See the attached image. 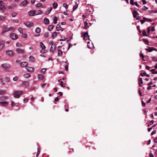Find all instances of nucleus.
<instances>
[{
    "instance_id": "1",
    "label": "nucleus",
    "mask_w": 157,
    "mask_h": 157,
    "mask_svg": "<svg viewBox=\"0 0 157 157\" xmlns=\"http://www.w3.org/2000/svg\"><path fill=\"white\" fill-rule=\"evenodd\" d=\"M42 11L40 10H31L29 12L28 14L29 16H34L42 14Z\"/></svg>"
},
{
    "instance_id": "2",
    "label": "nucleus",
    "mask_w": 157,
    "mask_h": 157,
    "mask_svg": "<svg viewBox=\"0 0 157 157\" xmlns=\"http://www.w3.org/2000/svg\"><path fill=\"white\" fill-rule=\"evenodd\" d=\"M23 93V91H14L13 94L14 97L16 98H19L20 97V95L22 94Z\"/></svg>"
},
{
    "instance_id": "3",
    "label": "nucleus",
    "mask_w": 157,
    "mask_h": 157,
    "mask_svg": "<svg viewBox=\"0 0 157 157\" xmlns=\"http://www.w3.org/2000/svg\"><path fill=\"white\" fill-rule=\"evenodd\" d=\"M2 67L3 68L4 71L7 72H9L10 71V70L9 68V67H10V65L7 64V63H4L1 65Z\"/></svg>"
},
{
    "instance_id": "4",
    "label": "nucleus",
    "mask_w": 157,
    "mask_h": 157,
    "mask_svg": "<svg viewBox=\"0 0 157 157\" xmlns=\"http://www.w3.org/2000/svg\"><path fill=\"white\" fill-rule=\"evenodd\" d=\"M81 35H82L81 36V37L83 36L84 37V40H86L87 39L89 40V36L88 35V32H82L81 33Z\"/></svg>"
},
{
    "instance_id": "5",
    "label": "nucleus",
    "mask_w": 157,
    "mask_h": 157,
    "mask_svg": "<svg viewBox=\"0 0 157 157\" xmlns=\"http://www.w3.org/2000/svg\"><path fill=\"white\" fill-rule=\"evenodd\" d=\"M15 29L14 28L12 27H10L9 28H7L6 29H3L1 34L2 35H3L4 33L7 32L8 31H11L14 32Z\"/></svg>"
},
{
    "instance_id": "6",
    "label": "nucleus",
    "mask_w": 157,
    "mask_h": 157,
    "mask_svg": "<svg viewBox=\"0 0 157 157\" xmlns=\"http://www.w3.org/2000/svg\"><path fill=\"white\" fill-rule=\"evenodd\" d=\"M3 2L2 1H0V10L2 12H4L6 10V9L4 5L2 4Z\"/></svg>"
},
{
    "instance_id": "7",
    "label": "nucleus",
    "mask_w": 157,
    "mask_h": 157,
    "mask_svg": "<svg viewBox=\"0 0 157 157\" xmlns=\"http://www.w3.org/2000/svg\"><path fill=\"white\" fill-rule=\"evenodd\" d=\"M10 38L13 40H16L18 38V36L15 33H11L10 34Z\"/></svg>"
},
{
    "instance_id": "8",
    "label": "nucleus",
    "mask_w": 157,
    "mask_h": 157,
    "mask_svg": "<svg viewBox=\"0 0 157 157\" xmlns=\"http://www.w3.org/2000/svg\"><path fill=\"white\" fill-rule=\"evenodd\" d=\"M27 71L30 72H32L34 71V68L32 67H27L25 68Z\"/></svg>"
},
{
    "instance_id": "9",
    "label": "nucleus",
    "mask_w": 157,
    "mask_h": 157,
    "mask_svg": "<svg viewBox=\"0 0 157 157\" xmlns=\"http://www.w3.org/2000/svg\"><path fill=\"white\" fill-rule=\"evenodd\" d=\"M25 25L29 28H30L34 24L33 23L27 22L24 23Z\"/></svg>"
},
{
    "instance_id": "10",
    "label": "nucleus",
    "mask_w": 157,
    "mask_h": 157,
    "mask_svg": "<svg viewBox=\"0 0 157 157\" xmlns=\"http://www.w3.org/2000/svg\"><path fill=\"white\" fill-rule=\"evenodd\" d=\"M6 54L10 56H12L13 55L14 53L13 52L10 50H7L6 51Z\"/></svg>"
},
{
    "instance_id": "11",
    "label": "nucleus",
    "mask_w": 157,
    "mask_h": 157,
    "mask_svg": "<svg viewBox=\"0 0 157 157\" xmlns=\"http://www.w3.org/2000/svg\"><path fill=\"white\" fill-rule=\"evenodd\" d=\"M29 86V83L28 81H24L22 82L21 86L24 87H28Z\"/></svg>"
},
{
    "instance_id": "12",
    "label": "nucleus",
    "mask_w": 157,
    "mask_h": 157,
    "mask_svg": "<svg viewBox=\"0 0 157 157\" xmlns=\"http://www.w3.org/2000/svg\"><path fill=\"white\" fill-rule=\"evenodd\" d=\"M28 4V2L26 0H24L20 4V6H25Z\"/></svg>"
},
{
    "instance_id": "13",
    "label": "nucleus",
    "mask_w": 157,
    "mask_h": 157,
    "mask_svg": "<svg viewBox=\"0 0 157 157\" xmlns=\"http://www.w3.org/2000/svg\"><path fill=\"white\" fill-rule=\"evenodd\" d=\"M16 52L19 54H23L25 53V51L23 50L18 48L16 50Z\"/></svg>"
},
{
    "instance_id": "14",
    "label": "nucleus",
    "mask_w": 157,
    "mask_h": 157,
    "mask_svg": "<svg viewBox=\"0 0 157 157\" xmlns=\"http://www.w3.org/2000/svg\"><path fill=\"white\" fill-rule=\"evenodd\" d=\"M56 44H52L50 49V51L52 52L56 50Z\"/></svg>"
},
{
    "instance_id": "15",
    "label": "nucleus",
    "mask_w": 157,
    "mask_h": 157,
    "mask_svg": "<svg viewBox=\"0 0 157 157\" xmlns=\"http://www.w3.org/2000/svg\"><path fill=\"white\" fill-rule=\"evenodd\" d=\"M20 65L21 67L26 68L28 65V63L26 62H23L21 63Z\"/></svg>"
},
{
    "instance_id": "16",
    "label": "nucleus",
    "mask_w": 157,
    "mask_h": 157,
    "mask_svg": "<svg viewBox=\"0 0 157 157\" xmlns=\"http://www.w3.org/2000/svg\"><path fill=\"white\" fill-rule=\"evenodd\" d=\"M8 103L6 101H3L0 102V105L1 106H5L8 105Z\"/></svg>"
},
{
    "instance_id": "17",
    "label": "nucleus",
    "mask_w": 157,
    "mask_h": 157,
    "mask_svg": "<svg viewBox=\"0 0 157 157\" xmlns=\"http://www.w3.org/2000/svg\"><path fill=\"white\" fill-rule=\"evenodd\" d=\"M44 23L46 25H48L49 23V21L47 18H45L43 20Z\"/></svg>"
},
{
    "instance_id": "18",
    "label": "nucleus",
    "mask_w": 157,
    "mask_h": 157,
    "mask_svg": "<svg viewBox=\"0 0 157 157\" xmlns=\"http://www.w3.org/2000/svg\"><path fill=\"white\" fill-rule=\"evenodd\" d=\"M4 41H2L0 43V51L3 48L4 46Z\"/></svg>"
},
{
    "instance_id": "19",
    "label": "nucleus",
    "mask_w": 157,
    "mask_h": 157,
    "mask_svg": "<svg viewBox=\"0 0 157 157\" xmlns=\"http://www.w3.org/2000/svg\"><path fill=\"white\" fill-rule=\"evenodd\" d=\"M84 26L83 27V29H87L89 28V26L88 25V23L86 21L84 22Z\"/></svg>"
},
{
    "instance_id": "20",
    "label": "nucleus",
    "mask_w": 157,
    "mask_h": 157,
    "mask_svg": "<svg viewBox=\"0 0 157 157\" xmlns=\"http://www.w3.org/2000/svg\"><path fill=\"white\" fill-rule=\"evenodd\" d=\"M52 10V7L49 8L48 10L46 11L45 14L46 15L48 14Z\"/></svg>"
},
{
    "instance_id": "21",
    "label": "nucleus",
    "mask_w": 157,
    "mask_h": 157,
    "mask_svg": "<svg viewBox=\"0 0 157 157\" xmlns=\"http://www.w3.org/2000/svg\"><path fill=\"white\" fill-rule=\"evenodd\" d=\"M63 52L60 49L58 50V55L59 56H61L63 55Z\"/></svg>"
},
{
    "instance_id": "22",
    "label": "nucleus",
    "mask_w": 157,
    "mask_h": 157,
    "mask_svg": "<svg viewBox=\"0 0 157 157\" xmlns=\"http://www.w3.org/2000/svg\"><path fill=\"white\" fill-rule=\"evenodd\" d=\"M54 27V25H48V29L49 31H52Z\"/></svg>"
},
{
    "instance_id": "23",
    "label": "nucleus",
    "mask_w": 157,
    "mask_h": 157,
    "mask_svg": "<svg viewBox=\"0 0 157 157\" xmlns=\"http://www.w3.org/2000/svg\"><path fill=\"white\" fill-rule=\"evenodd\" d=\"M133 15L134 18H135L136 17L137 15H139V13L136 11L134 10L133 12Z\"/></svg>"
},
{
    "instance_id": "24",
    "label": "nucleus",
    "mask_w": 157,
    "mask_h": 157,
    "mask_svg": "<svg viewBox=\"0 0 157 157\" xmlns=\"http://www.w3.org/2000/svg\"><path fill=\"white\" fill-rule=\"evenodd\" d=\"M16 6H17L15 4H11L10 6H8L7 7L8 9L11 10L13 8L16 7Z\"/></svg>"
},
{
    "instance_id": "25",
    "label": "nucleus",
    "mask_w": 157,
    "mask_h": 157,
    "mask_svg": "<svg viewBox=\"0 0 157 157\" xmlns=\"http://www.w3.org/2000/svg\"><path fill=\"white\" fill-rule=\"evenodd\" d=\"M38 78L39 80H42L44 78V76L41 74H38Z\"/></svg>"
},
{
    "instance_id": "26",
    "label": "nucleus",
    "mask_w": 157,
    "mask_h": 157,
    "mask_svg": "<svg viewBox=\"0 0 157 157\" xmlns=\"http://www.w3.org/2000/svg\"><path fill=\"white\" fill-rule=\"evenodd\" d=\"M29 60L31 62H34L35 61V59L34 57L32 56H30L29 57Z\"/></svg>"
},
{
    "instance_id": "27",
    "label": "nucleus",
    "mask_w": 157,
    "mask_h": 157,
    "mask_svg": "<svg viewBox=\"0 0 157 157\" xmlns=\"http://www.w3.org/2000/svg\"><path fill=\"white\" fill-rule=\"evenodd\" d=\"M8 97L6 96H3L0 97V100L2 101L3 100L7 99Z\"/></svg>"
},
{
    "instance_id": "28",
    "label": "nucleus",
    "mask_w": 157,
    "mask_h": 157,
    "mask_svg": "<svg viewBox=\"0 0 157 157\" xmlns=\"http://www.w3.org/2000/svg\"><path fill=\"white\" fill-rule=\"evenodd\" d=\"M143 19L145 21L151 22L152 21L151 19L147 18L145 17H143Z\"/></svg>"
},
{
    "instance_id": "29",
    "label": "nucleus",
    "mask_w": 157,
    "mask_h": 157,
    "mask_svg": "<svg viewBox=\"0 0 157 157\" xmlns=\"http://www.w3.org/2000/svg\"><path fill=\"white\" fill-rule=\"evenodd\" d=\"M23 76L25 78H28L30 77L31 76L29 74L26 73L23 75Z\"/></svg>"
},
{
    "instance_id": "30",
    "label": "nucleus",
    "mask_w": 157,
    "mask_h": 157,
    "mask_svg": "<svg viewBox=\"0 0 157 157\" xmlns=\"http://www.w3.org/2000/svg\"><path fill=\"white\" fill-rule=\"evenodd\" d=\"M17 30L21 34H23L24 33L23 29L21 28H18Z\"/></svg>"
},
{
    "instance_id": "31",
    "label": "nucleus",
    "mask_w": 157,
    "mask_h": 157,
    "mask_svg": "<svg viewBox=\"0 0 157 157\" xmlns=\"http://www.w3.org/2000/svg\"><path fill=\"white\" fill-rule=\"evenodd\" d=\"M40 47L43 49H44L46 48L44 44L42 42H40Z\"/></svg>"
},
{
    "instance_id": "32",
    "label": "nucleus",
    "mask_w": 157,
    "mask_h": 157,
    "mask_svg": "<svg viewBox=\"0 0 157 157\" xmlns=\"http://www.w3.org/2000/svg\"><path fill=\"white\" fill-rule=\"evenodd\" d=\"M57 33L56 32H53L52 35V38H54L57 36Z\"/></svg>"
},
{
    "instance_id": "33",
    "label": "nucleus",
    "mask_w": 157,
    "mask_h": 157,
    "mask_svg": "<svg viewBox=\"0 0 157 157\" xmlns=\"http://www.w3.org/2000/svg\"><path fill=\"white\" fill-rule=\"evenodd\" d=\"M53 7L54 9H56L58 6V4L56 2H54L53 5Z\"/></svg>"
},
{
    "instance_id": "34",
    "label": "nucleus",
    "mask_w": 157,
    "mask_h": 157,
    "mask_svg": "<svg viewBox=\"0 0 157 157\" xmlns=\"http://www.w3.org/2000/svg\"><path fill=\"white\" fill-rule=\"evenodd\" d=\"M143 80L141 78H140L139 80V85L140 86H141V85L143 84Z\"/></svg>"
},
{
    "instance_id": "35",
    "label": "nucleus",
    "mask_w": 157,
    "mask_h": 157,
    "mask_svg": "<svg viewBox=\"0 0 157 157\" xmlns=\"http://www.w3.org/2000/svg\"><path fill=\"white\" fill-rule=\"evenodd\" d=\"M144 75L147 77H149V75L148 74H147L145 72H144L143 73H141L140 74V75L142 77H143Z\"/></svg>"
},
{
    "instance_id": "36",
    "label": "nucleus",
    "mask_w": 157,
    "mask_h": 157,
    "mask_svg": "<svg viewBox=\"0 0 157 157\" xmlns=\"http://www.w3.org/2000/svg\"><path fill=\"white\" fill-rule=\"evenodd\" d=\"M40 29L39 27H37L35 30V32L37 33H39L40 32Z\"/></svg>"
},
{
    "instance_id": "37",
    "label": "nucleus",
    "mask_w": 157,
    "mask_h": 157,
    "mask_svg": "<svg viewBox=\"0 0 157 157\" xmlns=\"http://www.w3.org/2000/svg\"><path fill=\"white\" fill-rule=\"evenodd\" d=\"M6 92V90H0V95L4 94Z\"/></svg>"
},
{
    "instance_id": "38",
    "label": "nucleus",
    "mask_w": 157,
    "mask_h": 157,
    "mask_svg": "<svg viewBox=\"0 0 157 157\" xmlns=\"http://www.w3.org/2000/svg\"><path fill=\"white\" fill-rule=\"evenodd\" d=\"M57 18L56 17H54L53 19V23L56 24L57 23Z\"/></svg>"
},
{
    "instance_id": "39",
    "label": "nucleus",
    "mask_w": 157,
    "mask_h": 157,
    "mask_svg": "<svg viewBox=\"0 0 157 157\" xmlns=\"http://www.w3.org/2000/svg\"><path fill=\"white\" fill-rule=\"evenodd\" d=\"M145 50L149 52H151L153 51L152 47H150L148 49L146 48Z\"/></svg>"
},
{
    "instance_id": "40",
    "label": "nucleus",
    "mask_w": 157,
    "mask_h": 157,
    "mask_svg": "<svg viewBox=\"0 0 157 157\" xmlns=\"http://www.w3.org/2000/svg\"><path fill=\"white\" fill-rule=\"evenodd\" d=\"M4 79L6 82H9L10 81V78L7 77H5Z\"/></svg>"
},
{
    "instance_id": "41",
    "label": "nucleus",
    "mask_w": 157,
    "mask_h": 157,
    "mask_svg": "<svg viewBox=\"0 0 157 157\" xmlns=\"http://www.w3.org/2000/svg\"><path fill=\"white\" fill-rule=\"evenodd\" d=\"M148 12H149V13H157V10H149Z\"/></svg>"
},
{
    "instance_id": "42",
    "label": "nucleus",
    "mask_w": 157,
    "mask_h": 157,
    "mask_svg": "<svg viewBox=\"0 0 157 157\" xmlns=\"http://www.w3.org/2000/svg\"><path fill=\"white\" fill-rule=\"evenodd\" d=\"M61 27L60 25L58 24L56 27V29L57 31H59L60 30Z\"/></svg>"
},
{
    "instance_id": "43",
    "label": "nucleus",
    "mask_w": 157,
    "mask_h": 157,
    "mask_svg": "<svg viewBox=\"0 0 157 157\" xmlns=\"http://www.w3.org/2000/svg\"><path fill=\"white\" fill-rule=\"evenodd\" d=\"M47 69L46 68H44L42 69L41 71V72L43 74H44L45 71H46Z\"/></svg>"
},
{
    "instance_id": "44",
    "label": "nucleus",
    "mask_w": 157,
    "mask_h": 157,
    "mask_svg": "<svg viewBox=\"0 0 157 157\" xmlns=\"http://www.w3.org/2000/svg\"><path fill=\"white\" fill-rule=\"evenodd\" d=\"M143 41L144 42L147 44L148 45L149 42H148V40L146 39H143Z\"/></svg>"
},
{
    "instance_id": "45",
    "label": "nucleus",
    "mask_w": 157,
    "mask_h": 157,
    "mask_svg": "<svg viewBox=\"0 0 157 157\" xmlns=\"http://www.w3.org/2000/svg\"><path fill=\"white\" fill-rule=\"evenodd\" d=\"M65 85V83H64L62 81H61L60 82V85L62 87H65V86H64L63 85Z\"/></svg>"
},
{
    "instance_id": "46",
    "label": "nucleus",
    "mask_w": 157,
    "mask_h": 157,
    "mask_svg": "<svg viewBox=\"0 0 157 157\" xmlns=\"http://www.w3.org/2000/svg\"><path fill=\"white\" fill-rule=\"evenodd\" d=\"M16 46L17 47H21L22 46V44L20 43H17L16 44Z\"/></svg>"
},
{
    "instance_id": "47",
    "label": "nucleus",
    "mask_w": 157,
    "mask_h": 157,
    "mask_svg": "<svg viewBox=\"0 0 157 157\" xmlns=\"http://www.w3.org/2000/svg\"><path fill=\"white\" fill-rule=\"evenodd\" d=\"M16 105V103L13 101L11 102V105L12 107Z\"/></svg>"
},
{
    "instance_id": "48",
    "label": "nucleus",
    "mask_w": 157,
    "mask_h": 157,
    "mask_svg": "<svg viewBox=\"0 0 157 157\" xmlns=\"http://www.w3.org/2000/svg\"><path fill=\"white\" fill-rule=\"evenodd\" d=\"M5 17L2 16H0V20L1 21L4 20L5 19Z\"/></svg>"
},
{
    "instance_id": "49",
    "label": "nucleus",
    "mask_w": 157,
    "mask_h": 157,
    "mask_svg": "<svg viewBox=\"0 0 157 157\" xmlns=\"http://www.w3.org/2000/svg\"><path fill=\"white\" fill-rule=\"evenodd\" d=\"M63 6L65 7V8L66 9H67L68 8V5H67L66 4V3H64L63 4Z\"/></svg>"
},
{
    "instance_id": "50",
    "label": "nucleus",
    "mask_w": 157,
    "mask_h": 157,
    "mask_svg": "<svg viewBox=\"0 0 157 157\" xmlns=\"http://www.w3.org/2000/svg\"><path fill=\"white\" fill-rule=\"evenodd\" d=\"M42 5V4L41 3H39L36 4V6L37 7H39L41 6Z\"/></svg>"
},
{
    "instance_id": "51",
    "label": "nucleus",
    "mask_w": 157,
    "mask_h": 157,
    "mask_svg": "<svg viewBox=\"0 0 157 157\" xmlns=\"http://www.w3.org/2000/svg\"><path fill=\"white\" fill-rule=\"evenodd\" d=\"M27 36V35L26 34H24L22 35V37L24 38H26Z\"/></svg>"
},
{
    "instance_id": "52",
    "label": "nucleus",
    "mask_w": 157,
    "mask_h": 157,
    "mask_svg": "<svg viewBox=\"0 0 157 157\" xmlns=\"http://www.w3.org/2000/svg\"><path fill=\"white\" fill-rule=\"evenodd\" d=\"M28 100H29L28 99L26 98H25L24 99L23 102L24 103H26L28 102Z\"/></svg>"
},
{
    "instance_id": "53",
    "label": "nucleus",
    "mask_w": 157,
    "mask_h": 157,
    "mask_svg": "<svg viewBox=\"0 0 157 157\" xmlns=\"http://www.w3.org/2000/svg\"><path fill=\"white\" fill-rule=\"evenodd\" d=\"M0 83L2 85H4L5 84V83L4 81L2 80V79L0 81Z\"/></svg>"
},
{
    "instance_id": "54",
    "label": "nucleus",
    "mask_w": 157,
    "mask_h": 157,
    "mask_svg": "<svg viewBox=\"0 0 157 157\" xmlns=\"http://www.w3.org/2000/svg\"><path fill=\"white\" fill-rule=\"evenodd\" d=\"M17 14L16 13H12L11 14V16L13 17H14L16 16Z\"/></svg>"
},
{
    "instance_id": "55",
    "label": "nucleus",
    "mask_w": 157,
    "mask_h": 157,
    "mask_svg": "<svg viewBox=\"0 0 157 157\" xmlns=\"http://www.w3.org/2000/svg\"><path fill=\"white\" fill-rule=\"evenodd\" d=\"M18 79V78L17 76H15L13 78V80L14 81H17V80Z\"/></svg>"
},
{
    "instance_id": "56",
    "label": "nucleus",
    "mask_w": 157,
    "mask_h": 157,
    "mask_svg": "<svg viewBox=\"0 0 157 157\" xmlns=\"http://www.w3.org/2000/svg\"><path fill=\"white\" fill-rule=\"evenodd\" d=\"M78 7V5L74 6L73 8V11L75 10Z\"/></svg>"
},
{
    "instance_id": "57",
    "label": "nucleus",
    "mask_w": 157,
    "mask_h": 157,
    "mask_svg": "<svg viewBox=\"0 0 157 157\" xmlns=\"http://www.w3.org/2000/svg\"><path fill=\"white\" fill-rule=\"evenodd\" d=\"M148 9V8L146 7L145 6H144L142 8V9L144 10H147Z\"/></svg>"
},
{
    "instance_id": "58",
    "label": "nucleus",
    "mask_w": 157,
    "mask_h": 157,
    "mask_svg": "<svg viewBox=\"0 0 157 157\" xmlns=\"http://www.w3.org/2000/svg\"><path fill=\"white\" fill-rule=\"evenodd\" d=\"M143 34L144 36H147L145 31L144 30L143 32Z\"/></svg>"
},
{
    "instance_id": "59",
    "label": "nucleus",
    "mask_w": 157,
    "mask_h": 157,
    "mask_svg": "<svg viewBox=\"0 0 157 157\" xmlns=\"http://www.w3.org/2000/svg\"><path fill=\"white\" fill-rule=\"evenodd\" d=\"M152 60L154 61L157 62V58L155 57H154L152 58Z\"/></svg>"
},
{
    "instance_id": "60",
    "label": "nucleus",
    "mask_w": 157,
    "mask_h": 157,
    "mask_svg": "<svg viewBox=\"0 0 157 157\" xmlns=\"http://www.w3.org/2000/svg\"><path fill=\"white\" fill-rule=\"evenodd\" d=\"M48 33H45L44 35V36L45 37H47L48 36Z\"/></svg>"
},
{
    "instance_id": "61",
    "label": "nucleus",
    "mask_w": 157,
    "mask_h": 157,
    "mask_svg": "<svg viewBox=\"0 0 157 157\" xmlns=\"http://www.w3.org/2000/svg\"><path fill=\"white\" fill-rule=\"evenodd\" d=\"M134 0H130V3L132 5H134Z\"/></svg>"
},
{
    "instance_id": "62",
    "label": "nucleus",
    "mask_w": 157,
    "mask_h": 157,
    "mask_svg": "<svg viewBox=\"0 0 157 157\" xmlns=\"http://www.w3.org/2000/svg\"><path fill=\"white\" fill-rule=\"evenodd\" d=\"M156 130H154L152 132L151 134V135L152 136L154 134H155L156 133Z\"/></svg>"
},
{
    "instance_id": "63",
    "label": "nucleus",
    "mask_w": 157,
    "mask_h": 157,
    "mask_svg": "<svg viewBox=\"0 0 157 157\" xmlns=\"http://www.w3.org/2000/svg\"><path fill=\"white\" fill-rule=\"evenodd\" d=\"M43 50L44 49H42V50H41L40 51V52L41 53H45L47 52V51L46 50Z\"/></svg>"
},
{
    "instance_id": "64",
    "label": "nucleus",
    "mask_w": 157,
    "mask_h": 157,
    "mask_svg": "<svg viewBox=\"0 0 157 157\" xmlns=\"http://www.w3.org/2000/svg\"><path fill=\"white\" fill-rule=\"evenodd\" d=\"M68 65H66L65 66V68L66 71H67L68 70Z\"/></svg>"
}]
</instances>
